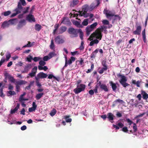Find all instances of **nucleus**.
Here are the masks:
<instances>
[{
    "label": "nucleus",
    "mask_w": 148,
    "mask_h": 148,
    "mask_svg": "<svg viewBox=\"0 0 148 148\" xmlns=\"http://www.w3.org/2000/svg\"><path fill=\"white\" fill-rule=\"evenodd\" d=\"M97 2V5L95 4L94 3H92L90 5V7L87 4L84 5L82 7V10L79 11V14L81 16H83L85 18L88 17L89 14L87 13L88 11H90L93 10L96 6H98L100 4L99 0H96Z\"/></svg>",
    "instance_id": "f257e3e1"
},
{
    "label": "nucleus",
    "mask_w": 148,
    "mask_h": 148,
    "mask_svg": "<svg viewBox=\"0 0 148 148\" xmlns=\"http://www.w3.org/2000/svg\"><path fill=\"white\" fill-rule=\"evenodd\" d=\"M101 37V31L98 29L94 32L91 34L88 38V40H92L90 43V45L92 46L94 44H97L99 42V40L97 39L93 40L94 39L96 38L100 40Z\"/></svg>",
    "instance_id": "f03ea898"
},
{
    "label": "nucleus",
    "mask_w": 148,
    "mask_h": 148,
    "mask_svg": "<svg viewBox=\"0 0 148 148\" xmlns=\"http://www.w3.org/2000/svg\"><path fill=\"white\" fill-rule=\"evenodd\" d=\"M103 13L106 15L107 18L110 19L113 18L114 20L116 19V17H119L118 15H114V14L113 12L107 10L106 8L104 9Z\"/></svg>",
    "instance_id": "7ed1b4c3"
},
{
    "label": "nucleus",
    "mask_w": 148,
    "mask_h": 148,
    "mask_svg": "<svg viewBox=\"0 0 148 148\" xmlns=\"http://www.w3.org/2000/svg\"><path fill=\"white\" fill-rule=\"evenodd\" d=\"M81 81L80 80L77 81V88L74 90V92L76 94H78L84 90L86 86L85 85L82 84H79L81 82Z\"/></svg>",
    "instance_id": "20e7f679"
},
{
    "label": "nucleus",
    "mask_w": 148,
    "mask_h": 148,
    "mask_svg": "<svg viewBox=\"0 0 148 148\" xmlns=\"http://www.w3.org/2000/svg\"><path fill=\"white\" fill-rule=\"evenodd\" d=\"M119 76L120 77L119 82L124 87H126L129 85L126 82L127 79L126 77L125 76L119 75Z\"/></svg>",
    "instance_id": "39448f33"
},
{
    "label": "nucleus",
    "mask_w": 148,
    "mask_h": 148,
    "mask_svg": "<svg viewBox=\"0 0 148 148\" xmlns=\"http://www.w3.org/2000/svg\"><path fill=\"white\" fill-rule=\"evenodd\" d=\"M22 10V7L20 3L18 2V7L14 10L16 13L12 14L11 15V17H12L16 16L18 14L21 12Z\"/></svg>",
    "instance_id": "423d86ee"
},
{
    "label": "nucleus",
    "mask_w": 148,
    "mask_h": 148,
    "mask_svg": "<svg viewBox=\"0 0 148 148\" xmlns=\"http://www.w3.org/2000/svg\"><path fill=\"white\" fill-rule=\"evenodd\" d=\"M78 30L75 29L73 28H70L69 29V33L72 35L71 37H77V33L79 32Z\"/></svg>",
    "instance_id": "0eeeda50"
},
{
    "label": "nucleus",
    "mask_w": 148,
    "mask_h": 148,
    "mask_svg": "<svg viewBox=\"0 0 148 148\" xmlns=\"http://www.w3.org/2000/svg\"><path fill=\"white\" fill-rule=\"evenodd\" d=\"M48 75L46 74L45 73L42 72H41L38 73L36 77H35V79L39 80L40 79L45 78H46Z\"/></svg>",
    "instance_id": "6e6552de"
},
{
    "label": "nucleus",
    "mask_w": 148,
    "mask_h": 148,
    "mask_svg": "<svg viewBox=\"0 0 148 148\" xmlns=\"http://www.w3.org/2000/svg\"><path fill=\"white\" fill-rule=\"evenodd\" d=\"M26 19L30 22H34L35 21L34 16L31 14H29L27 16Z\"/></svg>",
    "instance_id": "1a4fd4ad"
},
{
    "label": "nucleus",
    "mask_w": 148,
    "mask_h": 148,
    "mask_svg": "<svg viewBox=\"0 0 148 148\" xmlns=\"http://www.w3.org/2000/svg\"><path fill=\"white\" fill-rule=\"evenodd\" d=\"M136 29L133 32L135 34L140 35V34L141 27V26L139 25L136 26Z\"/></svg>",
    "instance_id": "9d476101"
},
{
    "label": "nucleus",
    "mask_w": 148,
    "mask_h": 148,
    "mask_svg": "<svg viewBox=\"0 0 148 148\" xmlns=\"http://www.w3.org/2000/svg\"><path fill=\"white\" fill-rule=\"evenodd\" d=\"M55 42L57 43L60 44L63 43L64 40L60 38V36H58L55 38Z\"/></svg>",
    "instance_id": "9b49d317"
},
{
    "label": "nucleus",
    "mask_w": 148,
    "mask_h": 148,
    "mask_svg": "<svg viewBox=\"0 0 148 148\" xmlns=\"http://www.w3.org/2000/svg\"><path fill=\"white\" fill-rule=\"evenodd\" d=\"M67 28L66 27L62 26L61 27L58 31V34H61L64 32L66 30Z\"/></svg>",
    "instance_id": "f8f14e48"
},
{
    "label": "nucleus",
    "mask_w": 148,
    "mask_h": 148,
    "mask_svg": "<svg viewBox=\"0 0 148 148\" xmlns=\"http://www.w3.org/2000/svg\"><path fill=\"white\" fill-rule=\"evenodd\" d=\"M102 64L103 67L101 68V69H100L99 72V73L100 74H102L103 73L104 71H106L108 69V67L105 64Z\"/></svg>",
    "instance_id": "ddd939ff"
},
{
    "label": "nucleus",
    "mask_w": 148,
    "mask_h": 148,
    "mask_svg": "<svg viewBox=\"0 0 148 148\" xmlns=\"http://www.w3.org/2000/svg\"><path fill=\"white\" fill-rule=\"evenodd\" d=\"M27 83V82L23 80H21L19 81L16 82L15 83V85L19 86V85H21L22 84H25Z\"/></svg>",
    "instance_id": "4468645a"
},
{
    "label": "nucleus",
    "mask_w": 148,
    "mask_h": 148,
    "mask_svg": "<svg viewBox=\"0 0 148 148\" xmlns=\"http://www.w3.org/2000/svg\"><path fill=\"white\" fill-rule=\"evenodd\" d=\"M26 23L25 20H21L19 23L18 25L19 28H21Z\"/></svg>",
    "instance_id": "2eb2a0df"
},
{
    "label": "nucleus",
    "mask_w": 148,
    "mask_h": 148,
    "mask_svg": "<svg viewBox=\"0 0 148 148\" xmlns=\"http://www.w3.org/2000/svg\"><path fill=\"white\" fill-rule=\"evenodd\" d=\"M141 94L144 99H147L148 98V94L146 93L145 91L142 90Z\"/></svg>",
    "instance_id": "dca6fc26"
},
{
    "label": "nucleus",
    "mask_w": 148,
    "mask_h": 148,
    "mask_svg": "<svg viewBox=\"0 0 148 148\" xmlns=\"http://www.w3.org/2000/svg\"><path fill=\"white\" fill-rule=\"evenodd\" d=\"M100 88L105 92H107L108 90V88L106 85L104 84H101L100 86Z\"/></svg>",
    "instance_id": "f3484780"
},
{
    "label": "nucleus",
    "mask_w": 148,
    "mask_h": 148,
    "mask_svg": "<svg viewBox=\"0 0 148 148\" xmlns=\"http://www.w3.org/2000/svg\"><path fill=\"white\" fill-rule=\"evenodd\" d=\"M108 119L111 122V123H112L111 121H112L114 119V115L112 113H109L108 114Z\"/></svg>",
    "instance_id": "a211bd4d"
},
{
    "label": "nucleus",
    "mask_w": 148,
    "mask_h": 148,
    "mask_svg": "<svg viewBox=\"0 0 148 148\" xmlns=\"http://www.w3.org/2000/svg\"><path fill=\"white\" fill-rule=\"evenodd\" d=\"M109 83L110 85V86H112V90L114 91H115L117 88V86L116 84L115 83H113L112 81H110Z\"/></svg>",
    "instance_id": "6ab92c4d"
},
{
    "label": "nucleus",
    "mask_w": 148,
    "mask_h": 148,
    "mask_svg": "<svg viewBox=\"0 0 148 148\" xmlns=\"http://www.w3.org/2000/svg\"><path fill=\"white\" fill-rule=\"evenodd\" d=\"M86 34L88 36L90 34V32L92 31L93 30L89 26H88L86 27Z\"/></svg>",
    "instance_id": "aec40b11"
},
{
    "label": "nucleus",
    "mask_w": 148,
    "mask_h": 148,
    "mask_svg": "<svg viewBox=\"0 0 148 148\" xmlns=\"http://www.w3.org/2000/svg\"><path fill=\"white\" fill-rule=\"evenodd\" d=\"M9 25L8 21H5L1 25V28H4L5 27H8Z\"/></svg>",
    "instance_id": "412c9836"
},
{
    "label": "nucleus",
    "mask_w": 148,
    "mask_h": 148,
    "mask_svg": "<svg viewBox=\"0 0 148 148\" xmlns=\"http://www.w3.org/2000/svg\"><path fill=\"white\" fill-rule=\"evenodd\" d=\"M19 106L20 104L19 103H18L14 109L11 110V114H13L16 112L19 108Z\"/></svg>",
    "instance_id": "4be33fe9"
},
{
    "label": "nucleus",
    "mask_w": 148,
    "mask_h": 148,
    "mask_svg": "<svg viewBox=\"0 0 148 148\" xmlns=\"http://www.w3.org/2000/svg\"><path fill=\"white\" fill-rule=\"evenodd\" d=\"M26 94V93L25 92H24L21 95L19 99V101H25L28 100L27 99H24L23 98V96L25 95Z\"/></svg>",
    "instance_id": "5701e85b"
},
{
    "label": "nucleus",
    "mask_w": 148,
    "mask_h": 148,
    "mask_svg": "<svg viewBox=\"0 0 148 148\" xmlns=\"http://www.w3.org/2000/svg\"><path fill=\"white\" fill-rule=\"evenodd\" d=\"M142 34L143 41L145 43L146 42V37L145 35V29L142 31Z\"/></svg>",
    "instance_id": "b1692460"
},
{
    "label": "nucleus",
    "mask_w": 148,
    "mask_h": 148,
    "mask_svg": "<svg viewBox=\"0 0 148 148\" xmlns=\"http://www.w3.org/2000/svg\"><path fill=\"white\" fill-rule=\"evenodd\" d=\"M42 27L39 24H36L35 26V29L37 31H39L41 29Z\"/></svg>",
    "instance_id": "393cba45"
},
{
    "label": "nucleus",
    "mask_w": 148,
    "mask_h": 148,
    "mask_svg": "<svg viewBox=\"0 0 148 148\" xmlns=\"http://www.w3.org/2000/svg\"><path fill=\"white\" fill-rule=\"evenodd\" d=\"M78 3V0H73V1L71 3L70 6L73 7L77 5Z\"/></svg>",
    "instance_id": "a878e982"
},
{
    "label": "nucleus",
    "mask_w": 148,
    "mask_h": 148,
    "mask_svg": "<svg viewBox=\"0 0 148 148\" xmlns=\"http://www.w3.org/2000/svg\"><path fill=\"white\" fill-rule=\"evenodd\" d=\"M34 42H33L32 43H31L30 42H28V43L26 45L24 46L23 48H25L26 47H31L33 46L34 44Z\"/></svg>",
    "instance_id": "bb28decb"
},
{
    "label": "nucleus",
    "mask_w": 148,
    "mask_h": 148,
    "mask_svg": "<svg viewBox=\"0 0 148 148\" xmlns=\"http://www.w3.org/2000/svg\"><path fill=\"white\" fill-rule=\"evenodd\" d=\"M69 21V20L68 18L64 17L61 22V23L66 25L68 24Z\"/></svg>",
    "instance_id": "cd10ccee"
},
{
    "label": "nucleus",
    "mask_w": 148,
    "mask_h": 148,
    "mask_svg": "<svg viewBox=\"0 0 148 148\" xmlns=\"http://www.w3.org/2000/svg\"><path fill=\"white\" fill-rule=\"evenodd\" d=\"M99 51V49H96L94 51H93L91 54V58H94L96 56V54Z\"/></svg>",
    "instance_id": "c85d7f7f"
},
{
    "label": "nucleus",
    "mask_w": 148,
    "mask_h": 148,
    "mask_svg": "<svg viewBox=\"0 0 148 148\" xmlns=\"http://www.w3.org/2000/svg\"><path fill=\"white\" fill-rule=\"evenodd\" d=\"M31 64H28L26 65L24 67L25 70V71H28L31 67Z\"/></svg>",
    "instance_id": "c756f323"
},
{
    "label": "nucleus",
    "mask_w": 148,
    "mask_h": 148,
    "mask_svg": "<svg viewBox=\"0 0 148 148\" xmlns=\"http://www.w3.org/2000/svg\"><path fill=\"white\" fill-rule=\"evenodd\" d=\"M44 93H41L37 94L36 96V98L37 100L39 99L42 96Z\"/></svg>",
    "instance_id": "7c9ffc66"
},
{
    "label": "nucleus",
    "mask_w": 148,
    "mask_h": 148,
    "mask_svg": "<svg viewBox=\"0 0 148 148\" xmlns=\"http://www.w3.org/2000/svg\"><path fill=\"white\" fill-rule=\"evenodd\" d=\"M75 60V58L73 57H71L70 59L68 60L67 62L69 64H71L72 63V62H74Z\"/></svg>",
    "instance_id": "2f4dec72"
},
{
    "label": "nucleus",
    "mask_w": 148,
    "mask_h": 148,
    "mask_svg": "<svg viewBox=\"0 0 148 148\" xmlns=\"http://www.w3.org/2000/svg\"><path fill=\"white\" fill-rule=\"evenodd\" d=\"M57 111L55 109H53L50 113V115L52 116H53L56 114Z\"/></svg>",
    "instance_id": "473e14b6"
},
{
    "label": "nucleus",
    "mask_w": 148,
    "mask_h": 148,
    "mask_svg": "<svg viewBox=\"0 0 148 148\" xmlns=\"http://www.w3.org/2000/svg\"><path fill=\"white\" fill-rule=\"evenodd\" d=\"M82 24L84 26H87L88 24V19H84L82 23Z\"/></svg>",
    "instance_id": "72a5a7b5"
},
{
    "label": "nucleus",
    "mask_w": 148,
    "mask_h": 148,
    "mask_svg": "<svg viewBox=\"0 0 148 148\" xmlns=\"http://www.w3.org/2000/svg\"><path fill=\"white\" fill-rule=\"evenodd\" d=\"M94 68V64H92L91 66V69H88V70L86 71V73H89L91 72L92 70H93Z\"/></svg>",
    "instance_id": "f704fd0d"
},
{
    "label": "nucleus",
    "mask_w": 148,
    "mask_h": 148,
    "mask_svg": "<svg viewBox=\"0 0 148 148\" xmlns=\"http://www.w3.org/2000/svg\"><path fill=\"white\" fill-rule=\"evenodd\" d=\"M79 32V37L82 40L83 39V33L82 32L81 29H78Z\"/></svg>",
    "instance_id": "c9c22d12"
},
{
    "label": "nucleus",
    "mask_w": 148,
    "mask_h": 148,
    "mask_svg": "<svg viewBox=\"0 0 148 148\" xmlns=\"http://www.w3.org/2000/svg\"><path fill=\"white\" fill-rule=\"evenodd\" d=\"M69 116H66L64 117V118L67 122H70L72 121V119H68Z\"/></svg>",
    "instance_id": "e433bc0d"
},
{
    "label": "nucleus",
    "mask_w": 148,
    "mask_h": 148,
    "mask_svg": "<svg viewBox=\"0 0 148 148\" xmlns=\"http://www.w3.org/2000/svg\"><path fill=\"white\" fill-rule=\"evenodd\" d=\"M116 124L120 128H121L124 126L123 123L120 121H118Z\"/></svg>",
    "instance_id": "4c0bfd02"
},
{
    "label": "nucleus",
    "mask_w": 148,
    "mask_h": 148,
    "mask_svg": "<svg viewBox=\"0 0 148 148\" xmlns=\"http://www.w3.org/2000/svg\"><path fill=\"white\" fill-rule=\"evenodd\" d=\"M59 27V25L58 24H56L55 25L54 27L55 29L53 30V33L54 34H55L58 28Z\"/></svg>",
    "instance_id": "58836bf2"
},
{
    "label": "nucleus",
    "mask_w": 148,
    "mask_h": 148,
    "mask_svg": "<svg viewBox=\"0 0 148 148\" xmlns=\"http://www.w3.org/2000/svg\"><path fill=\"white\" fill-rule=\"evenodd\" d=\"M97 23L95 22L91 25L90 27L93 30L97 25Z\"/></svg>",
    "instance_id": "ea45409f"
},
{
    "label": "nucleus",
    "mask_w": 148,
    "mask_h": 148,
    "mask_svg": "<svg viewBox=\"0 0 148 148\" xmlns=\"http://www.w3.org/2000/svg\"><path fill=\"white\" fill-rule=\"evenodd\" d=\"M42 58L40 57H34L33 58V60L35 62L42 60Z\"/></svg>",
    "instance_id": "a19ab883"
},
{
    "label": "nucleus",
    "mask_w": 148,
    "mask_h": 148,
    "mask_svg": "<svg viewBox=\"0 0 148 148\" xmlns=\"http://www.w3.org/2000/svg\"><path fill=\"white\" fill-rule=\"evenodd\" d=\"M54 45L53 42V41L52 40H51V43L50 45V47L51 49H53L54 48Z\"/></svg>",
    "instance_id": "79ce46f5"
},
{
    "label": "nucleus",
    "mask_w": 148,
    "mask_h": 148,
    "mask_svg": "<svg viewBox=\"0 0 148 148\" xmlns=\"http://www.w3.org/2000/svg\"><path fill=\"white\" fill-rule=\"evenodd\" d=\"M73 23L77 27H79L80 26V23L77 21H75L73 22Z\"/></svg>",
    "instance_id": "37998d69"
},
{
    "label": "nucleus",
    "mask_w": 148,
    "mask_h": 148,
    "mask_svg": "<svg viewBox=\"0 0 148 148\" xmlns=\"http://www.w3.org/2000/svg\"><path fill=\"white\" fill-rule=\"evenodd\" d=\"M55 55V53L54 52H52L48 54V57L49 59H51Z\"/></svg>",
    "instance_id": "c03bdc74"
},
{
    "label": "nucleus",
    "mask_w": 148,
    "mask_h": 148,
    "mask_svg": "<svg viewBox=\"0 0 148 148\" xmlns=\"http://www.w3.org/2000/svg\"><path fill=\"white\" fill-rule=\"evenodd\" d=\"M27 60L29 62H31V60L33 59L32 56L30 55L27 58Z\"/></svg>",
    "instance_id": "a18cd8bd"
},
{
    "label": "nucleus",
    "mask_w": 148,
    "mask_h": 148,
    "mask_svg": "<svg viewBox=\"0 0 148 148\" xmlns=\"http://www.w3.org/2000/svg\"><path fill=\"white\" fill-rule=\"evenodd\" d=\"M9 79L10 81L12 83H15V79H14V77L11 76H9Z\"/></svg>",
    "instance_id": "49530a36"
},
{
    "label": "nucleus",
    "mask_w": 148,
    "mask_h": 148,
    "mask_svg": "<svg viewBox=\"0 0 148 148\" xmlns=\"http://www.w3.org/2000/svg\"><path fill=\"white\" fill-rule=\"evenodd\" d=\"M8 93L10 95H14L16 94V93L14 91H9L8 92Z\"/></svg>",
    "instance_id": "de8ad7c7"
},
{
    "label": "nucleus",
    "mask_w": 148,
    "mask_h": 148,
    "mask_svg": "<svg viewBox=\"0 0 148 148\" xmlns=\"http://www.w3.org/2000/svg\"><path fill=\"white\" fill-rule=\"evenodd\" d=\"M46 64V62L44 60H40L39 62V65L44 66Z\"/></svg>",
    "instance_id": "09e8293b"
},
{
    "label": "nucleus",
    "mask_w": 148,
    "mask_h": 148,
    "mask_svg": "<svg viewBox=\"0 0 148 148\" xmlns=\"http://www.w3.org/2000/svg\"><path fill=\"white\" fill-rule=\"evenodd\" d=\"M20 3H21L23 6H25L26 5V3L25 0H20ZM21 5V4H20Z\"/></svg>",
    "instance_id": "8fccbe9b"
},
{
    "label": "nucleus",
    "mask_w": 148,
    "mask_h": 148,
    "mask_svg": "<svg viewBox=\"0 0 148 148\" xmlns=\"http://www.w3.org/2000/svg\"><path fill=\"white\" fill-rule=\"evenodd\" d=\"M16 119H12L11 122H10L9 121H8V122H10V123H9V124H15L16 123Z\"/></svg>",
    "instance_id": "3c124183"
},
{
    "label": "nucleus",
    "mask_w": 148,
    "mask_h": 148,
    "mask_svg": "<svg viewBox=\"0 0 148 148\" xmlns=\"http://www.w3.org/2000/svg\"><path fill=\"white\" fill-rule=\"evenodd\" d=\"M11 13V12L10 11H8L4 12L3 15L4 16H6L9 15Z\"/></svg>",
    "instance_id": "603ef678"
},
{
    "label": "nucleus",
    "mask_w": 148,
    "mask_h": 148,
    "mask_svg": "<svg viewBox=\"0 0 148 148\" xmlns=\"http://www.w3.org/2000/svg\"><path fill=\"white\" fill-rule=\"evenodd\" d=\"M75 13L74 12V13L72 14L71 13H70V14H71V16L73 17H77L78 16V13H77L76 12H75Z\"/></svg>",
    "instance_id": "864d4df0"
},
{
    "label": "nucleus",
    "mask_w": 148,
    "mask_h": 148,
    "mask_svg": "<svg viewBox=\"0 0 148 148\" xmlns=\"http://www.w3.org/2000/svg\"><path fill=\"white\" fill-rule=\"evenodd\" d=\"M37 66L34 67L32 69V72L36 74L37 71Z\"/></svg>",
    "instance_id": "5fc2aeb1"
},
{
    "label": "nucleus",
    "mask_w": 148,
    "mask_h": 148,
    "mask_svg": "<svg viewBox=\"0 0 148 148\" xmlns=\"http://www.w3.org/2000/svg\"><path fill=\"white\" fill-rule=\"evenodd\" d=\"M5 60L4 57H3L1 59V60L0 61V67L2 65V64L4 62Z\"/></svg>",
    "instance_id": "6e6d98bb"
},
{
    "label": "nucleus",
    "mask_w": 148,
    "mask_h": 148,
    "mask_svg": "<svg viewBox=\"0 0 148 148\" xmlns=\"http://www.w3.org/2000/svg\"><path fill=\"white\" fill-rule=\"evenodd\" d=\"M102 22L103 24L104 25H108L109 24V21L106 20H104L102 21Z\"/></svg>",
    "instance_id": "4d7b16f0"
},
{
    "label": "nucleus",
    "mask_w": 148,
    "mask_h": 148,
    "mask_svg": "<svg viewBox=\"0 0 148 148\" xmlns=\"http://www.w3.org/2000/svg\"><path fill=\"white\" fill-rule=\"evenodd\" d=\"M11 57L10 54L9 52H8L6 55V58L7 61Z\"/></svg>",
    "instance_id": "13d9d810"
},
{
    "label": "nucleus",
    "mask_w": 148,
    "mask_h": 148,
    "mask_svg": "<svg viewBox=\"0 0 148 148\" xmlns=\"http://www.w3.org/2000/svg\"><path fill=\"white\" fill-rule=\"evenodd\" d=\"M98 87V86L97 85H96L95 89L93 90L94 92H95V93H97L98 92L97 91Z\"/></svg>",
    "instance_id": "bf43d9fd"
},
{
    "label": "nucleus",
    "mask_w": 148,
    "mask_h": 148,
    "mask_svg": "<svg viewBox=\"0 0 148 148\" xmlns=\"http://www.w3.org/2000/svg\"><path fill=\"white\" fill-rule=\"evenodd\" d=\"M122 130L124 132L127 133L128 132V130H127V128L126 127H125L122 129Z\"/></svg>",
    "instance_id": "052dcab7"
},
{
    "label": "nucleus",
    "mask_w": 148,
    "mask_h": 148,
    "mask_svg": "<svg viewBox=\"0 0 148 148\" xmlns=\"http://www.w3.org/2000/svg\"><path fill=\"white\" fill-rule=\"evenodd\" d=\"M133 129L134 132H136L137 130V127L135 124H133Z\"/></svg>",
    "instance_id": "680f3d73"
},
{
    "label": "nucleus",
    "mask_w": 148,
    "mask_h": 148,
    "mask_svg": "<svg viewBox=\"0 0 148 148\" xmlns=\"http://www.w3.org/2000/svg\"><path fill=\"white\" fill-rule=\"evenodd\" d=\"M49 59L48 56H45L43 58V60L45 61H47Z\"/></svg>",
    "instance_id": "e2e57ef3"
},
{
    "label": "nucleus",
    "mask_w": 148,
    "mask_h": 148,
    "mask_svg": "<svg viewBox=\"0 0 148 148\" xmlns=\"http://www.w3.org/2000/svg\"><path fill=\"white\" fill-rule=\"evenodd\" d=\"M0 96L1 97H3L4 96L3 92L2 89H0Z\"/></svg>",
    "instance_id": "0e129e2a"
},
{
    "label": "nucleus",
    "mask_w": 148,
    "mask_h": 148,
    "mask_svg": "<svg viewBox=\"0 0 148 148\" xmlns=\"http://www.w3.org/2000/svg\"><path fill=\"white\" fill-rule=\"evenodd\" d=\"M25 110L24 108L22 109L21 111V114L24 115L25 114Z\"/></svg>",
    "instance_id": "69168bd1"
},
{
    "label": "nucleus",
    "mask_w": 148,
    "mask_h": 148,
    "mask_svg": "<svg viewBox=\"0 0 148 148\" xmlns=\"http://www.w3.org/2000/svg\"><path fill=\"white\" fill-rule=\"evenodd\" d=\"M36 83L37 86L39 87H40L41 86V85L40 84L39 80H37V79H36Z\"/></svg>",
    "instance_id": "338daca9"
},
{
    "label": "nucleus",
    "mask_w": 148,
    "mask_h": 148,
    "mask_svg": "<svg viewBox=\"0 0 148 148\" xmlns=\"http://www.w3.org/2000/svg\"><path fill=\"white\" fill-rule=\"evenodd\" d=\"M36 109L33 108L31 107L29 108V112H31L33 111H34L36 110Z\"/></svg>",
    "instance_id": "774afa93"
}]
</instances>
